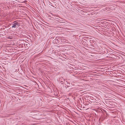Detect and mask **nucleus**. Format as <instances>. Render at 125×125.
<instances>
[{
  "instance_id": "f257e3e1",
  "label": "nucleus",
  "mask_w": 125,
  "mask_h": 125,
  "mask_svg": "<svg viewBox=\"0 0 125 125\" xmlns=\"http://www.w3.org/2000/svg\"><path fill=\"white\" fill-rule=\"evenodd\" d=\"M112 99H110V115L112 117L114 118L116 115L117 113L113 109L115 105L113 103H114L112 101Z\"/></svg>"
},
{
  "instance_id": "f03ea898",
  "label": "nucleus",
  "mask_w": 125,
  "mask_h": 125,
  "mask_svg": "<svg viewBox=\"0 0 125 125\" xmlns=\"http://www.w3.org/2000/svg\"><path fill=\"white\" fill-rule=\"evenodd\" d=\"M19 26V24L18 22H16L13 24L12 27V28L18 27Z\"/></svg>"
},
{
  "instance_id": "7ed1b4c3",
  "label": "nucleus",
  "mask_w": 125,
  "mask_h": 125,
  "mask_svg": "<svg viewBox=\"0 0 125 125\" xmlns=\"http://www.w3.org/2000/svg\"><path fill=\"white\" fill-rule=\"evenodd\" d=\"M110 96L111 95H112V94L111 93L114 94L115 92L114 91L115 89L113 88H112L111 86H110Z\"/></svg>"
},
{
  "instance_id": "20e7f679",
  "label": "nucleus",
  "mask_w": 125,
  "mask_h": 125,
  "mask_svg": "<svg viewBox=\"0 0 125 125\" xmlns=\"http://www.w3.org/2000/svg\"><path fill=\"white\" fill-rule=\"evenodd\" d=\"M114 71H110V77H115V73H115V72H114Z\"/></svg>"
},
{
  "instance_id": "39448f33",
  "label": "nucleus",
  "mask_w": 125,
  "mask_h": 125,
  "mask_svg": "<svg viewBox=\"0 0 125 125\" xmlns=\"http://www.w3.org/2000/svg\"><path fill=\"white\" fill-rule=\"evenodd\" d=\"M115 55L111 54V53H110V58L113 59V60H114V59L115 58Z\"/></svg>"
},
{
  "instance_id": "423d86ee",
  "label": "nucleus",
  "mask_w": 125,
  "mask_h": 125,
  "mask_svg": "<svg viewBox=\"0 0 125 125\" xmlns=\"http://www.w3.org/2000/svg\"><path fill=\"white\" fill-rule=\"evenodd\" d=\"M115 9V6L110 5V10H113Z\"/></svg>"
},
{
  "instance_id": "0eeeda50",
  "label": "nucleus",
  "mask_w": 125,
  "mask_h": 125,
  "mask_svg": "<svg viewBox=\"0 0 125 125\" xmlns=\"http://www.w3.org/2000/svg\"><path fill=\"white\" fill-rule=\"evenodd\" d=\"M114 33L113 31H110V37H112L114 36Z\"/></svg>"
},
{
  "instance_id": "6e6552de",
  "label": "nucleus",
  "mask_w": 125,
  "mask_h": 125,
  "mask_svg": "<svg viewBox=\"0 0 125 125\" xmlns=\"http://www.w3.org/2000/svg\"><path fill=\"white\" fill-rule=\"evenodd\" d=\"M114 78L115 77H113L112 78H111V77H110V79L111 78H112V79H110V83H111V82H115L114 81H115V79Z\"/></svg>"
},
{
  "instance_id": "1a4fd4ad",
  "label": "nucleus",
  "mask_w": 125,
  "mask_h": 125,
  "mask_svg": "<svg viewBox=\"0 0 125 125\" xmlns=\"http://www.w3.org/2000/svg\"><path fill=\"white\" fill-rule=\"evenodd\" d=\"M114 22L113 21H111L110 20V24H111V25H112V24H114Z\"/></svg>"
},
{
  "instance_id": "9d476101",
  "label": "nucleus",
  "mask_w": 125,
  "mask_h": 125,
  "mask_svg": "<svg viewBox=\"0 0 125 125\" xmlns=\"http://www.w3.org/2000/svg\"><path fill=\"white\" fill-rule=\"evenodd\" d=\"M110 44H111V43H113V41H112L110 40Z\"/></svg>"
},
{
  "instance_id": "9b49d317",
  "label": "nucleus",
  "mask_w": 125,
  "mask_h": 125,
  "mask_svg": "<svg viewBox=\"0 0 125 125\" xmlns=\"http://www.w3.org/2000/svg\"><path fill=\"white\" fill-rule=\"evenodd\" d=\"M113 29H112V28H111V29H110V31H113Z\"/></svg>"
},
{
  "instance_id": "f8f14e48",
  "label": "nucleus",
  "mask_w": 125,
  "mask_h": 125,
  "mask_svg": "<svg viewBox=\"0 0 125 125\" xmlns=\"http://www.w3.org/2000/svg\"><path fill=\"white\" fill-rule=\"evenodd\" d=\"M112 60V59H110V62L111 61V60Z\"/></svg>"
},
{
  "instance_id": "ddd939ff",
  "label": "nucleus",
  "mask_w": 125,
  "mask_h": 125,
  "mask_svg": "<svg viewBox=\"0 0 125 125\" xmlns=\"http://www.w3.org/2000/svg\"><path fill=\"white\" fill-rule=\"evenodd\" d=\"M110 26L111 27H112V26H111V25H110Z\"/></svg>"
},
{
  "instance_id": "4468645a",
  "label": "nucleus",
  "mask_w": 125,
  "mask_h": 125,
  "mask_svg": "<svg viewBox=\"0 0 125 125\" xmlns=\"http://www.w3.org/2000/svg\"><path fill=\"white\" fill-rule=\"evenodd\" d=\"M110 98H111V99H113V98H112L110 97Z\"/></svg>"
},
{
  "instance_id": "2eb2a0df",
  "label": "nucleus",
  "mask_w": 125,
  "mask_h": 125,
  "mask_svg": "<svg viewBox=\"0 0 125 125\" xmlns=\"http://www.w3.org/2000/svg\"><path fill=\"white\" fill-rule=\"evenodd\" d=\"M113 5H115H115H114V4H113Z\"/></svg>"
},
{
  "instance_id": "dca6fc26",
  "label": "nucleus",
  "mask_w": 125,
  "mask_h": 125,
  "mask_svg": "<svg viewBox=\"0 0 125 125\" xmlns=\"http://www.w3.org/2000/svg\"><path fill=\"white\" fill-rule=\"evenodd\" d=\"M110 51H111V50H110Z\"/></svg>"
}]
</instances>
